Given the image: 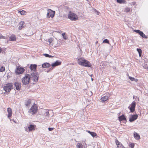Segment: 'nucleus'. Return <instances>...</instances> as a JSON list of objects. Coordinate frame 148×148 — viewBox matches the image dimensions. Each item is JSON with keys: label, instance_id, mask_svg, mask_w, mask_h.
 I'll list each match as a JSON object with an SVG mask.
<instances>
[{"label": "nucleus", "instance_id": "obj_45", "mask_svg": "<svg viewBox=\"0 0 148 148\" xmlns=\"http://www.w3.org/2000/svg\"><path fill=\"white\" fill-rule=\"evenodd\" d=\"M2 51V48L0 47V53Z\"/></svg>", "mask_w": 148, "mask_h": 148}, {"label": "nucleus", "instance_id": "obj_4", "mask_svg": "<svg viewBox=\"0 0 148 148\" xmlns=\"http://www.w3.org/2000/svg\"><path fill=\"white\" fill-rule=\"evenodd\" d=\"M67 16L68 18L72 21H76L78 19L77 15L71 11L69 12Z\"/></svg>", "mask_w": 148, "mask_h": 148}, {"label": "nucleus", "instance_id": "obj_40", "mask_svg": "<svg viewBox=\"0 0 148 148\" xmlns=\"http://www.w3.org/2000/svg\"><path fill=\"white\" fill-rule=\"evenodd\" d=\"M129 146L131 148H134V143H131L129 145Z\"/></svg>", "mask_w": 148, "mask_h": 148}, {"label": "nucleus", "instance_id": "obj_30", "mask_svg": "<svg viewBox=\"0 0 148 148\" xmlns=\"http://www.w3.org/2000/svg\"><path fill=\"white\" fill-rule=\"evenodd\" d=\"M130 8L128 7L126 8L124 10V12H128L130 11Z\"/></svg>", "mask_w": 148, "mask_h": 148}, {"label": "nucleus", "instance_id": "obj_36", "mask_svg": "<svg viewBox=\"0 0 148 148\" xmlns=\"http://www.w3.org/2000/svg\"><path fill=\"white\" fill-rule=\"evenodd\" d=\"M49 44H51L53 40L51 38H50L48 40Z\"/></svg>", "mask_w": 148, "mask_h": 148}, {"label": "nucleus", "instance_id": "obj_28", "mask_svg": "<svg viewBox=\"0 0 148 148\" xmlns=\"http://www.w3.org/2000/svg\"><path fill=\"white\" fill-rule=\"evenodd\" d=\"M77 148H83V145L80 143H78L77 145Z\"/></svg>", "mask_w": 148, "mask_h": 148}, {"label": "nucleus", "instance_id": "obj_6", "mask_svg": "<svg viewBox=\"0 0 148 148\" xmlns=\"http://www.w3.org/2000/svg\"><path fill=\"white\" fill-rule=\"evenodd\" d=\"M12 88V84L11 83H9L4 86L3 90L6 92H9Z\"/></svg>", "mask_w": 148, "mask_h": 148}, {"label": "nucleus", "instance_id": "obj_22", "mask_svg": "<svg viewBox=\"0 0 148 148\" xmlns=\"http://www.w3.org/2000/svg\"><path fill=\"white\" fill-rule=\"evenodd\" d=\"M10 39L11 41H14L16 40V38L14 35H12L10 37Z\"/></svg>", "mask_w": 148, "mask_h": 148}, {"label": "nucleus", "instance_id": "obj_5", "mask_svg": "<svg viewBox=\"0 0 148 148\" xmlns=\"http://www.w3.org/2000/svg\"><path fill=\"white\" fill-rule=\"evenodd\" d=\"M37 111V106L36 104H34L32 106L28 112L31 113L32 115L36 114Z\"/></svg>", "mask_w": 148, "mask_h": 148}, {"label": "nucleus", "instance_id": "obj_9", "mask_svg": "<svg viewBox=\"0 0 148 148\" xmlns=\"http://www.w3.org/2000/svg\"><path fill=\"white\" fill-rule=\"evenodd\" d=\"M136 104V103L133 101L130 106L128 108H129L131 112H133L135 111Z\"/></svg>", "mask_w": 148, "mask_h": 148}, {"label": "nucleus", "instance_id": "obj_37", "mask_svg": "<svg viewBox=\"0 0 148 148\" xmlns=\"http://www.w3.org/2000/svg\"><path fill=\"white\" fill-rule=\"evenodd\" d=\"M137 51L138 52V53L139 54L142 53V50H141V49H140L137 48Z\"/></svg>", "mask_w": 148, "mask_h": 148}, {"label": "nucleus", "instance_id": "obj_3", "mask_svg": "<svg viewBox=\"0 0 148 148\" xmlns=\"http://www.w3.org/2000/svg\"><path fill=\"white\" fill-rule=\"evenodd\" d=\"M77 62L79 65L83 66L90 67L91 66V64L90 62L82 58L78 59Z\"/></svg>", "mask_w": 148, "mask_h": 148}, {"label": "nucleus", "instance_id": "obj_20", "mask_svg": "<svg viewBox=\"0 0 148 148\" xmlns=\"http://www.w3.org/2000/svg\"><path fill=\"white\" fill-rule=\"evenodd\" d=\"M108 98V97L107 96H105L101 98V100L102 102H104L107 100Z\"/></svg>", "mask_w": 148, "mask_h": 148}, {"label": "nucleus", "instance_id": "obj_1", "mask_svg": "<svg viewBox=\"0 0 148 148\" xmlns=\"http://www.w3.org/2000/svg\"><path fill=\"white\" fill-rule=\"evenodd\" d=\"M38 77L36 75L35 73H31L30 75L26 74L25 77L22 79V82L24 85L28 84L29 82L32 80L34 82H36L38 81Z\"/></svg>", "mask_w": 148, "mask_h": 148}, {"label": "nucleus", "instance_id": "obj_47", "mask_svg": "<svg viewBox=\"0 0 148 148\" xmlns=\"http://www.w3.org/2000/svg\"><path fill=\"white\" fill-rule=\"evenodd\" d=\"M53 69V68H52L51 67V68H50L49 69H50V70L51 71V70H52Z\"/></svg>", "mask_w": 148, "mask_h": 148}, {"label": "nucleus", "instance_id": "obj_29", "mask_svg": "<svg viewBox=\"0 0 148 148\" xmlns=\"http://www.w3.org/2000/svg\"><path fill=\"white\" fill-rule=\"evenodd\" d=\"M129 77L131 81H135L136 82L137 81V80L136 79H135L134 77H132L130 76H129Z\"/></svg>", "mask_w": 148, "mask_h": 148}, {"label": "nucleus", "instance_id": "obj_2", "mask_svg": "<svg viewBox=\"0 0 148 148\" xmlns=\"http://www.w3.org/2000/svg\"><path fill=\"white\" fill-rule=\"evenodd\" d=\"M77 62L79 65L83 66L90 67L91 66V64L90 62L82 58L78 59Z\"/></svg>", "mask_w": 148, "mask_h": 148}, {"label": "nucleus", "instance_id": "obj_48", "mask_svg": "<svg viewBox=\"0 0 148 148\" xmlns=\"http://www.w3.org/2000/svg\"><path fill=\"white\" fill-rule=\"evenodd\" d=\"M50 71V70L49 69L47 71V72H49Z\"/></svg>", "mask_w": 148, "mask_h": 148}, {"label": "nucleus", "instance_id": "obj_34", "mask_svg": "<svg viewBox=\"0 0 148 148\" xmlns=\"http://www.w3.org/2000/svg\"><path fill=\"white\" fill-rule=\"evenodd\" d=\"M5 70V68L4 66H2L0 69V72H2Z\"/></svg>", "mask_w": 148, "mask_h": 148}, {"label": "nucleus", "instance_id": "obj_17", "mask_svg": "<svg viewBox=\"0 0 148 148\" xmlns=\"http://www.w3.org/2000/svg\"><path fill=\"white\" fill-rule=\"evenodd\" d=\"M35 126H36L35 125H29L28 127V129H29V131H31L34 130Z\"/></svg>", "mask_w": 148, "mask_h": 148}, {"label": "nucleus", "instance_id": "obj_46", "mask_svg": "<svg viewBox=\"0 0 148 148\" xmlns=\"http://www.w3.org/2000/svg\"><path fill=\"white\" fill-rule=\"evenodd\" d=\"M53 57V56H52L51 55H49V56L48 57L49 58H51V57Z\"/></svg>", "mask_w": 148, "mask_h": 148}, {"label": "nucleus", "instance_id": "obj_51", "mask_svg": "<svg viewBox=\"0 0 148 148\" xmlns=\"http://www.w3.org/2000/svg\"><path fill=\"white\" fill-rule=\"evenodd\" d=\"M91 80L92 81H93V79L92 78H91Z\"/></svg>", "mask_w": 148, "mask_h": 148}, {"label": "nucleus", "instance_id": "obj_19", "mask_svg": "<svg viewBox=\"0 0 148 148\" xmlns=\"http://www.w3.org/2000/svg\"><path fill=\"white\" fill-rule=\"evenodd\" d=\"M134 138L137 140H138L140 138V135L137 133L135 132H134Z\"/></svg>", "mask_w": 148, "mask_h": 148}, {"label": "nucleus", "instance_id": "obj_18", "mask_svg": "<svg viewBox=\"0 0 148 148\" xmlns=\"http://www.w3.org/2000/svg\"><path fill=\"white\" fill-rule=\"evenodd\" d=\"M119 121H122L123 120H126V118L124 114L122 115L121 116H119L118 117Z\"/></svg>", "mask_w": 148, "mask_h": 148}, {"label": "nucleus", "instance_id": "obj_21", "mask_svg": "<svg viewBox=\"0 0 148 148\" xmlns=\"http://www.w3.org/2000/svg\"><path fill=\"white\" fill-rule=\"evenodd\" d=\"M52 111L51 110H49L48 111H46V112L45 113V116H50L51 115L50 113H52Z\"/></svg>", "mask_w": 148, "mask_h": 148}, {"label": "nucleus", "instance_id": "obj_42", "mask_svg": "<svg viewBox=\"0 0 148 148\" xmlns=\"http://www.w3.org/2000/svg\"><path fill=\"white\" fill-rule=\"evenodd\" d=\"M133 98L134 99H136V98H137V99H138V100H139L138 98L136 96H134L133 97Z\"/></svg>", "mask_w": 148, "mask_h": 148}, {"label": "nucleus", "instance_id": "obj_15", "mask_svg": "<svg viewBox=\"0 0 148 148\" xmlns=\"http://www.w3.org/2000/svg\"><path fill=\"white\" fill-rule=\"evenodd\" d=\"M61 63L60 62H59L58 61H57L55 62L52 63L51 64V66L53 67H54L60 65L61 64Z\"/></svg>", "mask_w": 148, "mask_h": 148}, {"label": "nucleus", "instance_id": "obj_32", "mask_svg": "<svg viewBox=\"0 0 148 148\" xmlns=\"http://www.w3.org/2000/svg\"><path fill=\"white\" fill-rule=\"evenodd\" d=\"M19 12H20L21 14L22 15H24L26 13V12L24 10L19 11Z\"/></svg>", "mask_w": 148, "mask_h": 148}, {"label": "nucleus", "instance_id": "obj_16", "mask_svg": "<svg viewBox=\"0 0 148 148\" xmlns=\"http://www.w3.org/2000/svg\"><path fill=\"white\" fill-rule=\"evenodd\" d=\"M7 111L8 113V118H10L12 115V110L10 108H8L7 109Z\"/></svg>", "mask_w": 148, "mask_h": 148}, {"label": "nucleus", "instance_id": "obj_10", "mask_svg": "<svg viewBox=\"0 0 148 148\" xmlns=\"http://www.w3.org/2000/svg\"><path fill=\"white\" fill-rule=\"evenodd\" d=\"M37 66V65L36 64H31L30 65L29 68L31 70L34 71V72L33 73H35V72L36 75L38 77V76L36 72V70Z\"/></svg>", "mask_w": 148, "mask_h": 148}, {"label": "nucleus", "instance_id": "obj_44", "mask_svg": "<svg viewBox=\"0 0 148 148\" xmlns=\"http://www.w3.org/2000/svg\"><path fill=\"white\" fill-rule=\"evenodd\" d=\"M87 146L86 143H85V145H84V148H87Z\"/></svg>", "mask_w": 148, "mask_h": 148}, {"label": "nucleus", "instance_id": "obj_52", "mask_svg": "<svg viewBox=\"0 0 148 148\" xmlns=\"http://www.w3.org/2000/svg\"><path fill=\"white\" fill-rule=\"evenodd\" d=\"M97 42H98L97 41L96 42V44L97 43Z\"/></svg>", "mask_w": 148, "mask_h": 148}, {"label": "nucleus", "instance_id": "obj_38", "mask_svg": "<svg viewBox=\"0 0 148 148\" xmlns=\"http://www.w3.org/2000/svg\"><path fill=\"white\" fill-rule=\"evenodd\" d=\"M116 145H117L118 146L119 145H121V146H123L122 145V144H121V143L119 142L118 140H117L116 142Z\"/></svg>", "mask_w": 148, "mask_h": 148}, {"label": "nucleus", "instance_id": "obj_7", "mask_svg": "<svg viewBox=\"0 0 148 148\" xmlns=\"http://www.w3.org/2000/svg\"><path fill=\"white\" fill-rule=\"evenodd\" d=\"M55 14V11H53L50 9H47V16L48 18H50V17L53 18L54 17Z\"/></svg>", "mask_w": 148, "mask_h": 148}, {"label": "nucleus", "instance_id": "obj_31", "mask_svg": "<svg viewBox=\"0 0 148 148\" xmlns=\"http://www.w3.org/2000/svg\"><path fill=\"white\" fill-rule=\"evenodd\" d=\"M140 36L143 38H147V37L145 35L143 32L141 33V34H140Z\"/></svg>", "mask_w": 148, "mask_h": 148}, {"label": "nucleus", "instance_id": "obj_24", "mask_svg": "<svg viewBox=\"0 0 148 148\" xmlns=\"http://www.w3.org/2000/svg\"><path fill=\"white\" fill-rule=\"evenodd\" d=\"M92 12H93L95 14L97 15H100V13L99 12L97 11V10L95 9H92Z\"/></svg>", "mask_w": 148, "mask_h": 148}, {"label": "nucleus", "instance_id": "obj_41", "mask_svg": "<svg viewBox=\"0 0 148 148\" xmlns=\"http://www.w3.org/2000/svg\"><path fill=\"white\" fill-rule=\"evenodd\" d=\"M43 55L46 57H48L49 56V55L46 53L44 54Z\"/></svg>", "mask_w": 148, "mask_h": 148}, {"label": "nucleus", "instance_id": "obj_12", "mask_svg": "<svg viewBox=\"0 0 148 148\" xmlns=\"http://www.w3.org/2000/svg\"><path fill=\"white\" fill-rule=\"evenodd\" d=\"M138 117V115L136 114L132 115L130 118L129 121L130 122H132L136 120Z\"/></svg>", "mask_w": 148, "mask_h": 148}, {"label": "nucleus", "instance_id": "obj_27", "mask_svg": "<svg viewBox=\"0 0 148 148\" xmlns=\"http://www.w3.org/2000/svg\"><path fill=\"white\" fill-rule=\"evenodd\" d=\"M62 36L63 39L64 40H66L67 39V35L65 33H62Z\"/></svg>", "mask_w": 148, "mask_h": 148}, {"label": "nucleus", "instance_id": "obj_23", "mask_svg": "<svg viewBox=\"0 0 148 148\" xmlns=\"http://www.w3.org/2000/svg\"><path fill=\"white\" fill-rule=\"evenodd\" d=\"M117 3H126L127 2L125 0H117Z\"/></svg>", "mask_w": 148, "mask_h": 148}, {"label": "nucleus", "instance_id": "obj_11", "mask_svg": "<svg viewBox=\"0 0 148 148\" xmlns=\"http://www.w3.org/2000/svg\"><path fill=\"white\" fill-rule=\"evenodd\" d=\"M15 85L16 90H19L21 87V83L19 82H16L14 83Z\"/></svg>", "mask_w": 148, "mask_h": 148}, {"label": "nucleus", "instance_id": "obj_50", "mask_svg": "<svg viewBox=\"0 0 148 148\" xmlns=\"http://www.w3.org/2000/svg\"><path fill=\"white\" fill-rule=\"evenodd\" d=\"M90 77H92V74H91V75H90Z\"/></svg>", "mask_w": 148, "mask_h": 148}, {"label": "nucleus", "instance_id": "obj_14", "mask_svg": "<svg viewBox=\"0 0 148 148\" xmlns=\"http://www.w3.org/2000/svg\"><path fill=\"white\" fill-rule=\"evenodd\" d=\"M51 66V64L47 62L44 63L42 65V67L43 68H47Z\"/></svg>", "mask_w": 148, "mask_h": 148}, {"label": "nucleus", "instance_id": "obj_13", "mask_svg": "<svg viewBox=\"0 0 148 148\" xmlns=\"http://www.w3.org/2000/svg\"><path fill=\"white\" fill-rule=\"evenodd\" d=\"M25 24V22L23 21H21L18 24L19 27L18 29L19 30H21L23 28L24 26L23 25Z\"/></svg>", "mask_w": 148, "mask_h": 148}, {"label": "nucleus", "instance_id": "obj_33", "mask_svg": "<svg viewBox=\"0 0 148 148\" xmlns=\"http://www.w3.org/2000/svg\"><path fill=\"white\" fill-rule=\"evenodd\" d=\"M134 31L137 33H138L140 35L141 34V33L142 32V31H140V30H134Z\"/></svg>", "mask_w": 148, "mask_h": 148}, {"label": "nucleus", "instance_id": "obj_8", "mask_svg": "<svg viewBox=\"0 0 148 148\" xmlns=\"http://www.w3.org/2000/svg\"><path fill=\"white\" fill-rule=\"evenodd\" d=\"M25 71V69L20 66L17 67L16 69L15 70V73L17 75L22 74Z\"/></svg>", "mask_w": 148, "mask_h": 148}, {"label": "nucleus", "instance_id": "obj_43", "mask_svg": "<svg viewBox=\"0 0 148 148\" xmlns=\"http://www.w3.org/2000/svg\"><path fill=\"white\" fill-rule=\"evenodd\" d=\"M53 128H51V127H49L48 128V130L49 131H51L52 130H53Z\"/></svg>", "mask_w": 148, "mask_h": 148}, {"label": "nucleus", "instance_id": "obj_25", "mask_svg": "<svg viewBox=\"0 0 148 148\" xmlns=\"http://www.w3.org/2000/svg\"><path fill=\"white\" fill-rule=\"evenodd\" d=\"M88 132L93 137H95L97 135L96 134L93 132H91L88 131Z\"/></svg>", "mask_w": 148, "mask_h": 148}, {"label": "nucleus", "instance_id": "obj_35", "mask_svg": "<svg viewBox=\"0 0 148 148\" xmlns=\"http://www.w3.org/2000/svg\"><path fill=\"white\" fill-rule=\"evenodd\" d=\"M103 43H109V40L107 39H104L103 41Z\"/></svg>", "mask_w": 148, "mask_h": 148}, {"label": "nucleus", "instance_id": "obj_26", "mask_svg": "<svg viewBox=\"0 0 148 148\" xmlns=\"http://www.w3.org/2000/svg\"><path fill=\"white\" fill-rule=\"evenodd\" d=\"M31 103V100L30 99H28L26 102L25 103V105L26 106L28 107L29 106L30 104Z\"/></svg>", "mask_w": 148, "mask_h": 148}, {"label": "nucleus", "instance_id": "obj_39", "mask_svg": "<svg viewBox=\"0 0 148 148\" xmlns=\"http://www.w3.org/2000/svg\"><path fill=\"white\" fill-rule=\"evenodd\" d=\"M6 37L3 36L1 34H0V38L6 39Z\"/></svg>", "mask_w": 148, "mask_h": 148}, {"label": "nucleus", "instance_id": "obj_49", "mask_svg": "<svg viewBox=\"0 0 148 148\" xmlns=\"http://www.w3.org/2000/svg\"><path fill=\"white\" fill-rule=\"evenodd\" d=\"M141 53L139 54V56H140H140H141Z\"/></svg>", "mask_w": 148, "mask_h": 148}]
</instances>
